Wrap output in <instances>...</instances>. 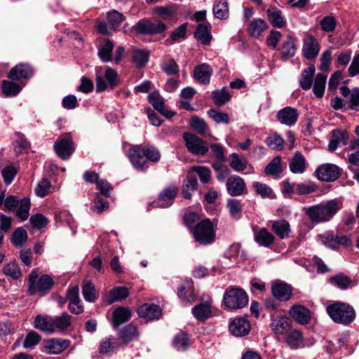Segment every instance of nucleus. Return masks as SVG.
<instances>
[{
  "label": "nucleus",
  "mask_w": 359,
  "mask_h": 359,
  "mask_svg": "<svg viewBox=\"0 0 359 359\" xmlns=\"http://www.w3.org/2000/svg\"><path fill=\"white\" fill-rule=\"evenodd\" d=\"M327 76L318 74L315 78L313 92L317 97H322L325 93Z\"/></svg>",
  "instance_id": "nucleus-49"
},
{
  "label": "nucleus",
  "mask_w": 359,
  "mask_h": 359,
  "mask_svg": "<svg viewBox=\"0 0 359 359\" xmlns=\"http://www.w3.org/2000/svg\"><path fill=\"white\" fill-rule=\"evenodd\" d=\"M67 299L69 302L68 309L72 313L79 315L83 312V306L79 298V289L78 286L68 289Z\"/></svg>",
  "instance_id": "nucleus-14"
},
{
  "label": "nucleus",
  "mask_w": 359,
  "mask_h": 359,
  "mask_svg": "<svg viewBox=\"0 0 359 359\" xmlns=\"http://www.w3.org/2000/svg\"><path fill=\"white\" fill-rule=\"evenodd\" d=\"M114 48V43L110 40L105 41L99 48L98 55L100 58L105 62L112 60V50Z\"/></svg>",
  "instance_id": "nucleus-44"
},
{
  "label": "nucleus",
  "mask_w": 359,
  "mask_h": 359,
  "mask_svg": "<svg viewBox=\"0 0 359 359\" xmlns=\"http://www.w3.org/2000/svg\"><path fill=\"white\" fill-rule=\"evenodd\" d=\"M316 177L323 182H334L341 175V169L332 163L322 164L316 170Z\"/></svg>",
  "instance_id": "nucleus-11"
},
{
  "label": "nucleus",
  "mask_w": 359,
  "mask_h": 359,
  "mask_svg": "<svg viewBox=\"0 0 359 359\" xmlns=\"http://www.w3.org/2000/svg\"><path fill=\"white\" fill-rule=\"evenodd\" d=\"M54 150L62 160L68 159L75 150L71 135L65 133L60 135L54 144Z\"/></svg>",
  "instance_id": "nucleus-8"
},
{
  "label": "nucleus",
  "mask_w": 359,
  "mask_h": 359,
  "mask_svg": "<svg viewBox=\"0 0 359 359\" xmlns=\"http://www.w3.org/2000/svg\"><path fill=\"white\" fill-rule=\"evenodd\" d=\"M182 137L187 150L192 154L204 156L208 151V143L197 135L186 132Z\"/></svg>",
  "instance_id": "nucleus-7"
},
{
  "label": "nucleus",
  "mask_w": 359,
  "mask_h": 359,
  "mask_svg": "<svg viewBox=\"0 0 359 359\" xmlns=\"http://www.w3.org/2000/svg\"><path fill=\"white\" fill-rule=\"evenodd\" d=\"M2 272L4 275L11 277L14 280H18L21 276V270L16 262H12L6 264Z\"/></svg>",
  "instance_id": "nucleus-50"
},
{
  "label": "nucleus",
  "mask_w": 359,
  "mask_h": 359,
  "mask_svg": "<svg viewBox=\"0 0 359 359\" xmlns=\"http://www.w3.org/2000/svg\"><path fill=\"white\" fill-rule=\"evenodd\" d=\"M129 294L128 289L124 286L112 288L109 292V304L126 299Z\"/></svg>",
  "instance_id": "nucleus-42"
},
{
  "label": "nucleus",
  "mask_w": 359,
  "mask_h": 359,
  "mask_svg": "<svg viewBox=\"0 0 359 359\" xmlns=\"http://www.w3.org/2000/svg\"><path fill=\"white\" fill-rule=\"evenodd\" d=\"M107 18L111 29L116 30L124 21L125 16L116 10H112L107 13Z\"/></svg>",
  "instance_id": "nucleus-48"
},
{
  "label": "nucleus",
  "mask_w": 359,
  "mask_h": 359,
  "mask_svg": "<svg viewBox=\"0 0 359 359\" xmlns=\"http://www.w3.org/2000/svg\"><path fill=\"white\" fill-rule=\"evenodd\" d=\"M270 326L276 339L280 341L291 330L292 320L285 316H278L273 318Z\"/></svg>",
  "instance_id": "nucleus-10"
},
{
  "label": "nucleus",
  "mask_w": 359,
  "mask_h": 359,
  "mask_svg": "<svg viewBox=\"0 0 359 359\" xmlns=\"http://www.w3.org/2000/svg\"><path fill=\"white\" fill-rule=\"evenodd\" d=\"M178 193V188L172 185L165 187L158 195V203L161 208L170 206Z\"/></svg>",
  "instance_id": "nucleus-26"
},
{
  "label": "nucleus",
  "mask_w": 359,
  "mask_h": 359,
  "mask_svg": "<svg viewBox=\"0 0 359 359\" xmlns=\"http://www.w3.org/2000/svg\"><path fill=\"white\" fill-rule=\"evenodd\" d=\"M118 337L123 344H127L129 342L136 340L139 337V332L136 326L130 323L118 331Z\"/></svg>",
  "instance_id": "nucleus-32"
},
{
  "label": "nucleus",
  "mask_w": 359,
  "mask_h": 359,
  "mask_svg": "<svg viewBox=\"0 0 359 359\" xmlns=\"http://www.w3.org/2000/svg\"><path fill=\"white\" fill-rule=\"evenodd\" d=\"M27 240V233L22 227L17 228L13 233L11 243L16 247H21Z\"/></svg>",
  "instance_id": "nucleus-55"
},
{
  "label": "nucleus",
  "mask_w": 359,
  "mask_h": 359,
  "mask_svg": "<svg viewBox=\"0 0 359 359\" xmlns=\"http://www.w3.org/2000/svg\"><path fill=\"white\" fill-rule=\"evenodd\" d=\"M290 170L294 174H302L306 170L307 162L304 155L296 151L288 162Z\"/></svg>",
  "instance_id": "nucleus-25"
},
{
  "label": "nucleus",
  "mask_w": 359,
  "mask_h": 359,
  "mask_svg": "<svg viewBox=\"0 0 359 359\" xmlns=\"http://www.w3.org/2000/svg\"><path fill=\"white\" fill-rule=\"evenodd\" d=\"M22 87L19 84L11 81H4L2 82L3 93L7 97L16 96L21 90Z\"/></svg>",
  "instance_id": "nucleus-52"
},
{
  "label": "nucleus",
  "mask_w": 359,
  "mask_h": 359,
  "mask_svg": "<svg viewBox=\"0 0 359 359\" xmlns=\"http://www.w3.org/2000/svg\"><path fill=\"white\" fill-rule=\"evenodd\" d=\"M82 293L84 299L88 302H94L97 299L95 286L90 281L83 282Z\"/></svg>",
  "instance_id": "nucleus-57"
},
{
  "label": "nucleus",
  "mask_w": 359,
  "mask_h": 359,
  "mask_svg": "<svg viewBox=\"0 0 359 359\" xmlns=\"http://www.w3.org/2000/svg\"><path fill=\"white\" fill-rule=\"evenodd\" d=\"M72 316L66 312L60 316L53 317L54 333L57 331L64 332L72 327Z\"/></svg>",
  "instance_id": "nucleus-31"
},
{
  "label": "nucleus",
  "mask_w": 359,
  "mask_h": 359,
  "mask_svg": "<svg viewBox=\"0 0 359 359\" xmlns=\"http://www.w3.org/2000/svg\"><path fill=\"white\" fill-rule=\"evenodd\" d=\"M173 346L178 351H184L189 346V339L187 334L181 332L175 336L173 340Z\"/></svg>",
  "instance_id": "nucleus-58"
},
{
  "label": "nucleus",
  "mask_w": 359,
  "mask_h": 359,
  "mask_svg": "<svg viewBox=\"0 0 359 359\" xmlns=\"http://www.w3.org/2000/svg\"><path fill=\"white\" fill-rule=\"evenodd\" d=\"M231 333L236 337H243L247 335L251 329L250 322L244 318H238L233 319L229 326Z\"/></svg>",
  "instance_id": "nucleus-17"
},
{
  "label": "nucleus",
  "mask_w": 359,
  "mask_h": 359,
  "mask_svg": "<svg viewBox=\"0 0 359 359\" xmlns=\"http://www.w3.org/2000/svg\"><path fill=\"white\" fill-rule=\"evenodd\" d=\"M265 142L268 147L273 150L280 151L283 148V138L277 133H273L266 137Z\"/></svg>",
  "instance_id": "nucleus-56"
},
{
  "label": "nucleus",
  "mask_w": 359,
  "mask_h": 359,
  "mask_svg": "<svg viewBox=\"0 0 359 359\" xmlns=\"http://www.w3.org/2000/svg\"><path fill=\"white\" fill-rule=\"evenodd\" d=\"M229 163L232 169L242 172L247 168L248 161L245 157H240L238 154L233 153L229 157Z\"/></svg>",
  "instance_id": "nucleus-43"
},
{
  "label": "nucleus",
  "mask_w": 359,
  "mask_h": 359,
  "mask_svg": "<svg viewBox=\"0 0 359 359\" xmlns=\"http://www.w3.org/2000/svg\"><path fill=\"white\" fill-rule=\"evenodd\" d=\"M273 297L281 302H285L290 299L292 296V287L283 283H276L272 285L271 288Z\"/></svg>",
  "instance_id": "nucleus-29"
},
{
  "label": "nucleus",
  "mask_w": 359,
  "mask_h": 359,
  "mask_svg": "<svg viewBox=\"0 0 359 359\" xmlns=\"http://www.w3.org/2000/svg\"><path fill=\"white\" fill-rule=\"evenodd\" d=\"M195 38L203 45H209L211 39L210 25L200 24L194 33Z\"/></svg>",
  "instance_id": "nucleus-35"
},
{
  "label": "nucleus",
  "mask_w": 359,
  "mask_h": 359,
  "mask_svg": "<svg viewBox=\"0 0 359 359\" xmlns=\"http://www.w3.org/2000/svg\"><path fill=\"white\" fill-rule=\"evenodd\" d=\"M212 74V69L207 63L195 67L194 70V76L196 80L203 84H208Z\"/></svg>",
  "instance_id": "nucleus-30"
},
{
  "label": "nucleus",
  "mask_w": 359,
  "mask_h": 359,
  "mask_svg": "<svg viewBox=\"0 0 359 359\" xmlns=\"http://www.w3.org/2000/svg\"><path fill=\"white\" fill-rule=\"evenodd\" d=\"M282 172V158L280 156L274 157L264 168L266 175H271L275 178L279 177Z\"/></svg>",
  "instance_id": "nucleus-39"
},
{
  "label": "nucleus",
  "mask_w": 359,
  "mask_h": 359,
  "mask_svg": "<svg viewBox=\"0 0 359 359\" xmlns=\"http://www.w3.org/2000/svg\"><path fill=\"white\" fill-rule=\"evenodd\" d=\"M231 95L229 93L226 88L212 92V99L215 104L218 106L224 105L229 102Z\"/></svg>",
  "instance_id": "nucleus-51"
},
{
  "label": "nucleus",
  "mask_w": 359,
  "mask_h": 359,
  "mask_svg": "<svg viewBox=\"0 0 359 359\" xmlns=\"http://www.w3.org/2000/svg\"><path fill=\"white\" fill-rule=\"evenodd\" d=\"M288 314L294 321L302 325H307L311 320V311L304 306H292Z\"/></svg>",
  "instance_id": "nucleus-16"
},
{
  "label": "nucleus",
  "mask_w": 359,
  "mask_h": 359,
  "mask_svg": "<svg viewBox=\"0 0 359 359\" xmlns=\"http://www.w3.org/2000/svg\"><path fill=\"white\" fill-rule=\"evenodd\" d=\"M320 51V46L315 37L308 36L303 45V52L304 57L308 60L315 58Z\"/></svg>",
  "instance_id": "nucleus-28"
},
{
  "label": "nucleus",
  "mask_w": 359,
  "mask_h": 359,
  "mask_svg": "<svg viewBox=\"0 0 359 359\" xmlns=\"http://www.w3.org/2000/svg\"><path fill=\"white\" fill-rule=\"evenodd\" d=\"M190 171L196 172L202 183H208L210 180V170L208 168L205 166H193L191 168Z\"/></svg>",
  "instance_id": "nucleus-59"
},
{
  "label": "nucleus",
  "mask_w": 359,
  "mask_h": 359,
  "mask_svg": "<svg viewBox=\"0 0 359 359\" xmlns=\"http://www.w3.org/2000/svg\"><path fill=\"white\" fill-rule=\"evenodd\" d=\"M148 100L156 110L163 114L165 107L164 102L163 99L160 96L158 93H153L149 94L148 95Z\"/></svg>",
  "instance_id": "nucleus-62"
},
{
  "label": "nucleus",
  "mask_w": 359,
  "mask_h": 359,
  "mask_svg": "<svg viewBox=\"0 0 359 359\" xmlns=\"http://www.w3.org/2000/svg\"><path fill=\"white\" fill-rule=\"evenodd\" d=\"M330 318L336 323L349 325L355 318V311L352 306L344 302H334L326 307Z\"/></svg>",
  "instance_id": "nucleus-2"
},
{
  "label": "nucleus",
  "mask_w": 359,
  "mask_h": 359,
  "mask_svg": "<svg viewBox=\"0 0 359 359\" xmlns=\"http://www.w3.org/2000/svg\"><path fill=\"white\" fill-rule=\"evenodd\" d=\"M50 182L46 178H43L39 182L35 193L39 197H44L50 193Z\"/></svg>",
  "instance_id": "nucleus-61"
},
{
  "label": "nucleus",
  "mask_w": 359,
  "mask_h": 359,
  "mask_svg": "<svg viewBox=\"0 0 359 359\" xmlns=\"http://www.w3.org/2000/svg\"><path fill=\"white\" fill-rule=\"evenodd\" d=\"M149 53L142 49H135L133 53V62L137 68L143 67L149 60Z\"/></svg>",
  "instance_id": "nucleus-45"
},
{
  "label": "nucleus",
  "mask_w": 359,
  "mask_h": 359,
  "mask_svg": "<svg viewBox=\"0 0 359 359\" xmlns=\"http://www.w3.org/2000/svg\"><path fill=\"white\" fill-rule=\"evenodd\" d=\"M212 11L216 18L219 20L227 19L229 15L227 1L226 0H215Z\"/></svg>",
  "instance_id": "nucleus-40"
},
{
  "label": "nucleus",
  "mask_w": 359,
  "mask_h": 359,
  "mask_svg": "<svg viewBox=\"0 0 359 359\" xmlns=\"http://www.w3.org/2000/svg\"><path fill=\"white\" fill-rule=\"evenodd\" d=\"M276 116L281 124L292 126L297 121L299 113L296 109L286 107L278 111Z\"/></svg>",
  "instance_id": "nucleus-19"
},
{
  "label": "nucleus",
  "mask_w": 359,
  "mask_h": 359,
  "mask_svg": "<svg viewBox=\"0 0 359 359\" xmlns=\"http://www.w3.org/2000/svg\"><path fill=\"white\" fill-rule=\"evenodd\" d=\"M287 344L292 348H297L303 342L302 332L299 330H292L283 337Z\"/></svg>",
  "instance_id": "nucleus-38"
},
{
  "label": "nucleus",
  "mask_w": 359,
  "mask_h": 359,
  "mask_svg": "<svg viewBox=\"0 0 359 359\" xmlns=\"http://www.w3.org/2000/svg\"><path fill=\"white\" fill-rule=\"evenodd\" d=\"M280 50L282 57L285 60L291 58L294 55L296 46L291 36H287V39L283 42Z\"/></svg>",
  "instance_id": "nucleus-46"
},
{
  "label": "nucleus",
  "mask_w": 359,
  "mask_h": 359,
  "mask_svg": "<svg viewBox=\"0 0 359 359\" xmlns=\"http://www.w3.org/2000/svg\"><path fill=\"white\" fill-rule=\"evenodd\" d=\"M271 229L280 239L288 238L291 232L290 223L285 219L273 221Z\"/></svg>",
  "instance_id": "nucleus-33"
},
{
  "label": "nucleus",
  "mask_w": 359,
  "mask_h": 359,
  "mask_svg": "<svg viewBox=\"0 0 359 359\" xmlns=\"http://www.w3.org/2000/svg\"><path fill=\"white\" fill-rule=\"evenodd\" d=\"M267 18L271 25L276 28H283L287 24V20L283 12L275 6H270L266 10Z\"/></svg>",
  "instance_id": "nucleus-20"
},
{
  "label": "nucleus",
  "mask_w": 359,
  "mask_h": 359,
  "mask_svg": "<svg viewBox=\"0 0 359 359\" xmlns=\"http://www.w3.org/2000/svg\"><path fill=\"white\" fill-rule=\"evenodd\" d=\"M341 208L342 201L334 198L309 206L305 213L312 222L323 223L330 221Z\"/></svg>",
  "instance_id": "nucleus-1"
},
{
  "label": "nucleus",
  "mask_w": 359,
  "mask_h": 359,
  "mask_svg": "<svg viewBox=\"0 0 359 359\" xmlns=\"http://www.w3.org/2000/svg\"><path fill=\"white\" fill-rule=\"evenodd\" d=\"M165 25L159 20L150 21L141 20L133 27V29L143 34H157L163 32L165 29Z\"/></svg>",
  "instance_id": "nucleus-9"
},
{
  "label": "nucleus",
  "mask_w": 359,
  "mask_h": 359,
  "mask_svg": "<svg viewBox=\"0 0 359 359\" xmlns=\"http://www.w3.org/2000/svg\"><path fill=\"white\" fill-rule=\"evenodd\" d=\"M34 74L32 67L27 63H20L11 68L8 74V78L12 81L29 79Z\"/></svg>",
  "instance_id": "nucleus-15"
},
{
  "label": "nucleus",
  "mask_w": 359,
  "mask_h": 359,
  "mask_svg": "<svg viewBox=\"0 0 359 359\" xmlns=\"http://www.w3.org/2000/svg\"><path fill=\"white\" fill-rule=\"evenodd\" d=\"M161 69L168 75H173L179 73V66L172 58L163 62L161 65Z\"/></svg>",
  "instance_id": "nucleus-64"
},
{
  "label": "nucleus",
  "mask_w": 359,
  "mask_h": 359,
  "mask_svg": "<svg viewBox=\"0 0 359 359\" xmlns=\"http://www.w3.org/2000/svg\"><path fill=\"white\" fill-rule=\"evenodd\" d=\"M31 203L29 198H24L20 201V205L16 210L15 215L21 222L28 219Z\"/></svg>",
  "instance_id": "nucleus-47"
},
{
  "label": "nucleus",
  "mask_w": 359,
  "mask_h": 359,
  "mask_svg": "<svg viewBox=\"0 0 359 359\" xmlns=\"http://www.w3.org/2000/svg\"><path fill=\"white\" fill-rule=\"evenodd\" d=\"M190 126L199 135H205L209 133L208 126L205 121L197 116L191 118Z\"/></svg>",
  "instance_id": "nucleus-54"
},
{
  "label": "nucleus",
  "mask_w": 359,
  "mask_h": 359,
  "mask_svg": "<svg viewBox=\"0 0 359 359\" xmlns=\"http://www.w3.org/2000/svg\"><path fill=\"white\" fill-rule=\"evenodd\" d=\"M131 312L129 309L118 306L113 312L112 323L114 327H118L121 324L128 321L131 318Z\"/></svg>",
  "instance_id": "nucleus-34"
},
{
  "label": "nucleus",
  "mask_w": 359,
  "mask_h": 359,
  "mask_svg": "<svg viewBox=\"0 0 359 359\" xmlns=\"http://www.w3.org/2000/svg\"><path fill=\"white\" fill-rule=\"evenodd\" d=\"M109 208L108 202L100 196H97L93 202L90 209L94 212L100 214Z\"/></svg>",
  "instance_id": "nucleus-63"
},
{
  "label": "nucleus",
  "mask_w": 359,
  "mask_h": 359,
  "mask_svg": "<svg viewBox=\"0 0 359 359\" xmlns=\"http://www.w3.org/2000/svg\"><path fill=\"white\" fill-rule=\"evenodd\" d=\"M69 339L62 338H51L43 341L42 351L47 354H60L70 345Z\"/></svg>",
  "instance_id": "nucleus-13"
},
{
  "label": "nucleus",
  "mask_w": 359,
  "mask_h": 359,
  "mask_svg": "<svg viewBox=\"0 0 359 359\" xmlns=\"http://www.w3.org/2000/svg\"><path fill=\"white\" fill-rule=\"evenodd\" d=\"M329 280L330 283L338 287L341 290L347 289L352 282L351 279L348 276L343 273L337 274L334 276L330 278Z\"/></svg>",
  "instance_id": "nucleus-53"
},
{
  "label": "nucleus",
  "mask_w": 359,
  "mask_h": 359,
  "mask_svg": "<svg viewBox=\"0 0 359 359\" xmlns=\"http://www.w3.org/2000/svg\"><path fill=\"white\" fill-rule=\"evenodd\" d=\"M212 299L208 297L206 300L202 302L192 309L194 316L198 320H205L212 316L211 309Z\"/></svg>",
  "instance_id": "nucleus-21"
},
{
  "label": "nucleus",
  "mask_w": 359,
  "mask_h": 359,
  "mask_svg": "<svg viewBox=\"0 0 359 359\" xmlns=\"http://www.w3.org/2000/svg\"><path fill=\"white\" fill-rule=\"evenodd\" d=\"M41 339V336L36 332L30 331L24 340L23 347L25 348H33L40 342Z\"/></svg>",
  "instance_id": "nucleus-60"
},
{
  "label": "nucleus",
  "mask_w": 359,
  "mask_h": 359,
  "mask_svg": "<svg viewBox=\"0 0 359 359\" xmlns=\"http://www.w3.org/2000/svg\"><path fill=\"white\" fill-rule=\"evenodd\" d=\"M137 313L140 318L151 320L160 318L161 309L158 305L145 304L138 309Z\"/></svg>",
  "instance_id": "nucleus-27"
},
{
  "label": "nucleus",
  "mask_w": 359,
  "mask_h": 359,
  "mask_svg": "<svg viewBox=\"0 0 359 359\" xmlns=\"http://www.w3.org/2000/svg\"><path fill=\"white\" fill-rule=\"evenodd\" d=\"M349 135L345 130L335 129L332 132L331 139L328 144L329 151L334 152L337 147L345 146L348 144Z\"/></svg>",
  "instance_id": "nucleus-18"
},
{
  "label": "nucleus",
  "mask_w": 359,
  "mask_h": 359,
  "mask_svg": "<svg viewBox=\"0 0 359 359\" xmlns=\"http://www.w3.org/2000/svg\"><path fill=\"white\" fill-rule=\"evenodd\" d=\"M29 286L27 292L30 295H34L37 292L44 295L48 292L54 285L53 278L48 275H42L38 278V274L32 271L29 275Z\"/></svg>",
  "instance_id": "nucleus-5"
},
{
  "label": "nucleus",
  "mask_w": 359,
  "mask_h": 359,
  "mask_svg": "<svg viewBox=\"0 0 359 359\" xmlns=\"http://www.w3.org/2000/svg\"><path fill=\"white\" fill-rule=\"evenodd\" d=\"M33 326L35 329L46 334L54 333L53 316L46 314H38L34 318Z\"/></svg>",
  "instance_id": "nucleus-22"
},
{
  "label": "nucleus",
  "mask_w": 359,
  "mask_h": 359,
  "mask_svg": "<svg viewBox=\"0 0 359 359\" xmlns=\"http://www.w3.org/2000/svg\"><path fill=\"white\" fill-rule=\"evenodd\" d=\"M128 158L133 167L137 170H145L149 168L143 147L139 145L133 146L129 149Z\"/></svg>",
  "instance_id": "nucleus-12"
},
{
  "label": "nucleus",
  "mask_w": 359,
  "mask_h": 359,
  "mask_svg": "<svg viewBox=\"0 0 359 359\" xmlns=\"http://www.w3.org/2000/svg\"><path fill=\"white\" fill-rule=\"evenodd\" d=\"M177 296L183 302L191 304L195 301L196 292L191 280H185L177 289Z\"/></svg>",
  "instance_id": "nucleus-23"
},
{
  "label": "nucleus",
  "mask_w": 359,
  "mask_h": 359,
  "mask_svg": "<svg viewBox=\"0 0 359 359\" xmlns=\"http://www.w3.org/2000/svg\"><path fill=\"white\" fill-rule=\"evenodd\" d=\"M223 301L225 306L229 309H241L248 304V297L242 288L229 286L224 292Z\"/></svg>",
  "instance_id": "nucleus-4"
},
{
  "label": "nucleus",
  "mask_w": 359,
  "mask_h": 359,
  "mask_svg": "<svg viewBox=\"0 0 359 359\" xmlns=\"http://www.w3.org/2000/svg\"><path fill=\"white\" fill-rule=\"evenodd\" d=\"M226 189L232 196H241L245 189V182L238 175L231 176L226 182Z\"/></svg>",
  "instance_id": "nucleus-24"
},
{
  "label": "nucleus",
  "mask_w": 359,
  "mask_h": 359,
  "mask_svg": "<svg viewBox=\"0 0 359 359\" xmlns=\"http://www.w3.org/2000/svg\"><path fill=\"white\" fill-rule=\"evenodd\" d=\"M268 27L269 25L264 20L256 18L250 22L247 31L251 36L257 38Z\"/></svg>",
  "instance_id": "nucleus-36"
},
{
  "label": "nucleus",
  "mask_w": 359,
  "mask_h": 359,
  "mask_svg": "<svg viewBox=\"0 0 359 359\" xmlns=\"http://www.w3.org/2000/svg\"><path fill=\"white\" fill-rule=\"evenodd\" d=\"M315 72L316 69L313 65L309 66L302 72L299 84L303 90H307L311 88Z\"/></svg>",
  "instance_id": "nucleus-41"
},
{
  "label": "nucleus",
  "mask_w": 359,
  "mask_h": 359,
  "mask_svg": "<svg viewBox=\"0 0 359 359\" xmlns=\"http://www.w3.org/2000/svg\"><path fill=\"white\" fill-rule=\"evenodd\" d=\"M192 233L195 240L201 245L212 243L216 237L213 224L209 219L197 223L193 228Z\"/></svg>",
  "instance_id": "nucleus-6"
},
{
  "label": "nucleus",
  "mask_w": 359,
  "mask_h": 359,
  "mask_svg": "<svg viewBox=\"0 0 359 359\" xmlns=\"http://www.w3.org/2000/svg\"><path fill=\"white\" fill-rule=\"evenodd\" d=\"M95 76L96 91L98 93L107 89L113 90L118 85V74L112 68L97 67L95 69Z\"/></svg>",
  "instance_id": "nucleus-3"
},
{
  "label": "nucleus",
  "mask_w": 359,
  "mask_h": 359,
  "mask_svg": "<svg viewBox=\"0 0 359 359\" xmlns=\"http://www.w3.org/2000/svg\"><path fill=\"white\" fill-rule=\"evenodd\" d=\"M274 240V236L265 228L255 232V241L262 246L268 248L273 243Z\"/></svg>",
  "instance_id": "nucleus-37"
}]
</instances>
